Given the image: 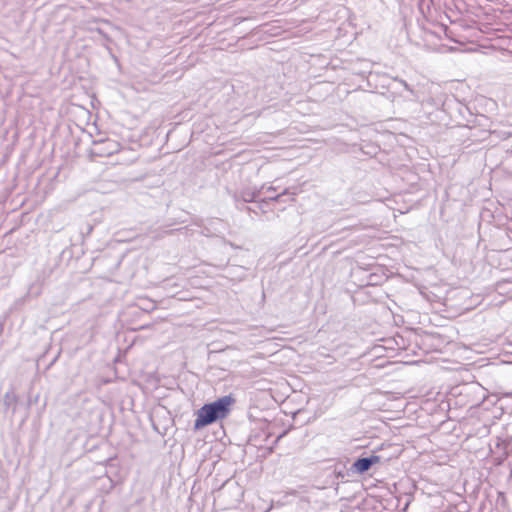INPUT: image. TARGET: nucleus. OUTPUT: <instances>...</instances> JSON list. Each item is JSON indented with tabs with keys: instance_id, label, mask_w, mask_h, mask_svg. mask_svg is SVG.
<instances>
[{
	"instance_id": "f257e3e1",
	"label": "nucleus",
	"mask_w": 512,
	"mask_h": 512,
	"mask_svg": "<svg viewBox=\"0 0 512 512\" xmlns=\"http://www.w3.org/2000/svg\"><path fill=\"white\" fill-rule=\"evenodd\" d=\"M234 403L235 398L232 395H226L212 403L203 405L197 411L194 428L198 430L216 422L217 420L224 419L229 415L231 406Z\"/></svg>"
},
{
	"instance_id": "f03ea898",
	"label": "nucleus",
	"mask_w": 512,
	"mask_h": 512,
	"mask_svg": "<svg viewBox=\"0 0 512 512\" xmlns=\"http://www.w3.org/2000/svg\"><path fill=\"white\" fill-rule=\"evenodd\" d=\"M92 151H93L94 155H97L100 157H105V156H110L119 151L130 152V149H121V146L118 142L111 140V139H106L103 141L96 142L94 144Z\"/></svg>"
},
{
	"instance_id": "7ed1b4c3",
	"label": "nucleus",
	"mask_w": 512,
	"mask_h": 512,
	"mask_svg": "<svg viewBox=\"0 0 512 512\" xmlns=\"http://www.w3.org/2000/svg\"><path fill=\"white\" fill-rule=\"evenodd\" d=\"M379 461L380 457L375 455L371 457L359 458L354 462L353 468L356 472L362 474L368 471L373 464L378 463Z\"/></svg>"
},
{
	"instance_id": "20e7f679",
	"label": "nucleus",
	"mask_w": 512,
	"mask_h": 512,
	"mask_svg": "<svg viewBox=\"0 0 512 512\" xmlns=\"http://www.w3.org/2000/svg\"><path fill=\"white\" fill-rule=\"evenodd\" d=\"M260 194V190L246 188L241 191L240 197L244 202H252L254 201Z\"/></svg>"
},
{
	"instance_id": "39448f33",
	"label": "nucleus",
	"mask_w": 512,
	"mask_h": 512,
	"mask_svg": "<svg viewBox=\"0 0 512 512\" xmlns=\"http://www.w3.org/2000/svg\"><path fill=\"white\" fill-rule=\"evenodd\" d=\"M395 82H398L400 85H402L404 87V89H406L407 91H409L410 93H414L413 89L410 87V85L403 79H400L398 77H395L393 79Z\"/></svg>"
},
{
	"instance_id": "423d86ee",
	"label": "nucleus",
	"mask_w": 512,
	"mask_h": 512,
	"mask_svg": "<svg viewBox=\"0 0 512 512\" xmlns=\"http://www.w3.org/2000/svg\"><path fill=\"white\" fill-rule=\"evenodd\" d=\"M287 193H288V191H287V190H284L282 193H280V194H278V195H276V196H270L268 199H269V200H273V201H279V200H280V198H281L283 195L287 194Z\"/></svg>"
},
{
	"instance_id": "0eeeda50",
	"label": "nucleus",
	"mask_w": 512,
	"mask_h": 512,
	"mask_svg": "<svg viewBox=\"0 0 512 512\" xmlns=\"http://www.w3.org/2000/svg\"><path fill=\"white\" fill-rule=\"evenodd\" d=\"M267 191H268V192H270V191H275V188H274L273 186H269V187L267 188Z\"/></svg>"
}]
</instances>
